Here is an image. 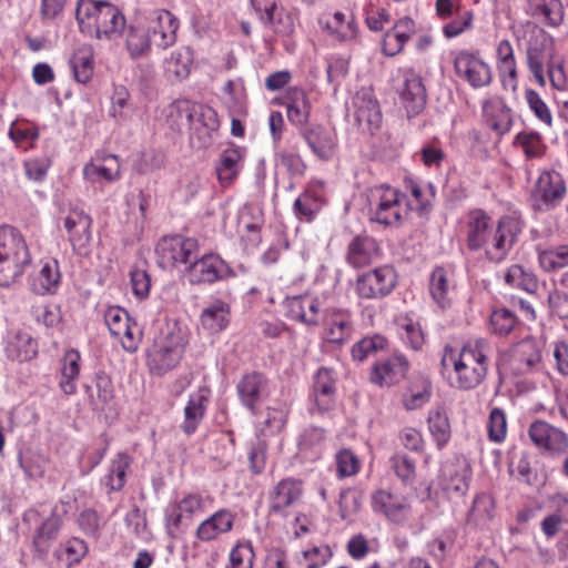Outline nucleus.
<instances>
[{
  "label": "nucleus",
  "instance_id": "nucleus-13",
  "mask_svg": "<svg viewBox=\"0 0 568 568\" xmlns=\"http://www.w3.org/2000/svg\"><path fill=\"white\" fill-rule=\"evenodd\" d=\"M150 34L153 43L161 49H166L176 41L179 20L168 10L156 9L149 16Z\"/></svg>",
  "mask_w": 568,
  "mask_h": 568
},
{
  "label": "nucleus",
  "instance_id": "nucleus-15",
  "mask_svg": "<svg viewBox=\"0 0 568 568\" xmlns=\"http://www.w3.org/2000/svg\"><path fill=\"white\" fill-rule=\"evenodd\" d=\"M311 151L322 161L333 158L336 149V134L322 124H313L300 131Z\"/></svg>",
  "mask_w": 568,
  "mask_h": 568
},
{
  "label": "nucleus",
  "instance_id": "nucleus-3",
  "mask_svg": "<svg viewBox=\"0 0 568 568\" xmlns=\"http://www.w3.org/2000/svg\"><path fill=\"white\" fill-rule=\"evenodd\" d=\"M185 338L181 329L174 325L166 334L156 339L148 352V366L152 374L163 375L175 368L182 359Z\"/></svg>",
  "mask_w": 568,
  "mask_h": 568
},
{
  "label": "nucleus",
  "instance_id": "nucleus-64",
  "mask_svg": "<svg viewBox=\"0 0 568 568\" xmlns=\"http://www.w3.org/2000/svg\"><path fill=\"white\" fill-rule=\"evenodd\" d=\"M82 531L89 536L98 537L100 530V517L93 509L83 510L78 518Z\"/></svg>",
  "mask_w": 568,
  "mask_h": 568
},
{
  "label": "nucleus",
  "instance_id": "nucleus-16",
  "mask_svg": "<svg viewBox=\"0 0 568 568\" xmlns=\"http://www.w3.org/2000/svg\"><path fill=\"white\" fill-rule=\"evenodd\" d=\"M409 367L403 355H393L376 362L372 368L371 382L379 386H392L400 382Z\"/></svg>",
  "mask_w": 568,
  "mask_h": 568
},
{
  "label": "nucleus",
  "instance_id": "nucleus-25",
  "mask_svg": "<svg viewBox=\"0 0 568 568\" xmlns=\"http://www.w3.org/2000/svg\"><path fill=\"white\" fill-rule=\"evenodd\" d=\"M209 395L210 390L205 387L200 388L190 395L187 404L184 408V422L181 426L186 435L193 434L204 417L206 404L209 402Z\"/></svg>",
  "mask_w": 568,
  "mask_h": 568
},
{
  "label": "nucleus",
  "instance_id": "nucleus-14",
  "mask_svg": "<svg viewBox=\"0 0 568 568\" xmlns=\"http://www.w3.org/2000/svg\"><path fill=\"white\" fill-rule=\"evenodd\" d=\"M376 207L371 209V220L386 226L398 225L402 221L399 193L389 186H381Z\"/></svg>",
  "mask_w": 568,
  "mask_h": 568
},
{
  "label": "nucleus",
  "instance_id": "nucleus-6",
  "mask_svg": "<svg viewBox=\"0 0 568 568\" xmlns=\"http://www.w3.org/2000/svg\"><path fill=\"white\" fill-rule=\"evenodd\" d=\"M396 282L397 275L393 267H376L356 278L355 292L363 300H379L390 294Z\"/></svg>",
  "mask_w": 568,
  "mask_h": 568
},
{
  "label": "nucleus",
  "instance_id": "nucleus-42",
  "mask_svg": "<svg viewBox=\"0 0 568 568\" xmlns=\"http://www.w3.org/2000/svg\"><path fill=\"white\" fill-rule=\"evenodd\" d=\"M322 207V197L306 191L294 202V213L300 220L312 221Z\"/></svg>",
  "mask_w": 568,
  "mask_h": 568
},
{
  "label": "nucleus",
  "instance_id": "nucleus-32",
  "mask_svg": "<svg viewBox=\"0 0 568 568\" xmlns=\"http://www.w3.org/2000/svg\"><path fill=\"white\" fill-rule=\"evenodd\" d=\"M302 494L301 484L294 479H283L274 488L271 509L281 513L290 507Z\"/></svg>",
  "mask_w": 568,
  "mask_h": 568
},
{
  "label": "nucleus",
  "instance_id": "nucleus-30",
  "mask_svg": "<svg viewBox=\"0 0 568 568\" xmlns=\"http://www.w3.org/2000/svg\"><path fill=\"white\" fill-rule=\"evenodd\" d=\"M61 526L62 519L57 515H52L38 528L33 538V546L40 558L47 556L52 542L58 538Z\"/></svg>",
  "mask_w": 568,
  "mask_h": 568
},
{
  "label": "nucleus",
  "instance_id": "nucleus-44",
  "mask_svg": "<svg viewBox=\"0 0 568 568\" xmlns=\"http://www.w3.org/2000/svg\"><path fill=\"white\" fill-rule=\"evenodd\" d=\"M291 312L306 325H317L320 322V304L312 298H296Z\"/></svg>",
  "mask_w": 568,
  "mask_h": 568
},
{
  "label": "nucleus",
  "instance_id": "nucleus-38",
  "mask_svg": "<svg viewBox=\"0 0 568 568\" xmlns=\"http://www.w3.org/2000/svg\"><path fill=\"white\" fill-rule=\"evenodd\" d=\"M74 79L79 83H88L93 74V51L91 47L79 48L70 59Z\"/></svg>",
  "mask_w": 568,
  "mask_h": 568
},
{
  "label": "nucleus",
  "instance_id": "nucleus-31",
  "mask_svg": "<svg viewBox=\"0 0 568 568\" xmlns=\"http://www.w3.org/2000/svg\"><path fill=\"white\" fill-rule=\"evenodd\" d=\"M230 306L221 300H215L201 313V324L210 333H219L229 324Z\"/></svg>",
  "mask_w": 568,
  "mask_h": 568
},
{
  "label": "nucleus",
  "instance_id": "nucleus-7",
  "mask_svg": "<svg viewBox=\"0 0 568 568\" xmlns=\"http://www.w3.org/2000/svg\"><path fill=\"white\" fill-rule=\"evenodd\" d=\"M242 405L252 414H256L258 405L270 396V381L260 372L244 374L236 385Z\"/></svg>",
  "mask_w": 568,
  "mask_h": 568
},
{
  "label": "nucleus",
  "instance_id": "nucleus-48",
  "mask_svg": "<svg viewBox=\"0 0 568 568\" xmlns=\"http://www.w3.org/2000/svg\"><path fill=\"white\" fill-rule=\"evenodd\" d=\"M392 468L396 476L405 484L412 485L416 477L415 462L406 454L396 453L390 458Z\"/></svg>",
  "mask_w": 568,
  "mask_h": 568
},
{
  "label": "nucleus",
  "instance_id": "nucleus-58",
  "mask_svg": "<svg viewBox=\"0 0 568 568\" xmlns=\"http://www.w3.org/2000/svg\"><path fill=\"white\" fill-rule=\"evenodd\" d=\"M506 283L523 288L527 292H532V276L525 273L524 268L515 264L510 266L505 275Z\"/></svg>",
  "mask_w": 568,
  "mask_h": 568
},
{
  "label": "nucleus",
  "instance_id": "nucleus-35",
  "mask_svg": "<svg viewBox=\"0 0 568 568\" xmlns=\"http://www.w3.org/2000/svg\"><path fill=\"white\" fill-rule=\"evenodd\" d=\"M324 29H326L338 41H348L356 37V26L354 19L346 20L345 14L335 12L320 20Z\"/></svg>",
  "mask_w": 568,
  "mask_h": 568
},
{
  "label": "nucleus",
  "instance_id": "nucleus-61",
  "mask_svg": "<svg viewBox=\"0 0 568 568\" xmlns=\"http://www.w3.org/2000/svg\"><path fill=\"white\" fill-rule=\"evenodd\" d=\"M409 39L404 33L390 29L385 33L383 40V52L388 57L398 54Z\"/></svg>",
  "mask_w": 568,
  "mask_h": 568
},
{
  "label": "nucleus",
  "instance_id": "nucleus-40",
  "mask_svg": "<svg viewBox=\"0 0 568 568\" xmlns=\"http://www.w3.org/2000/svg\"><path fill=\"white\" fill-rule=\"evenodd\" d=\"M427 422L429 432L437 447L442 449L450 438V425L445 409L443 407H436L430 410Z\"/></svg>",
  "mask_w": 568,
  "mask_h": 568
},
{
  "label": "nucleus",
  "instance_id": "nucleus-20",
  "mask_svg": "<svg viewBox=\"0 0 568 568\" xmlns=\"http://www.w3.org/2000/svg\"><path fill=\"white\" fill-rule=\"evenodd\" d=\"M535 445L550 455H559L568 448V436L547 423L535 422Z\"/></svg>",
  "mask_w": 568,
  "mask_h": 568
},
{
  "label": "nucleus",
  "instance_id": "nucleus-46",
  "mask_svg": "<svg viewBox=\"0 0 568 568\" xmlns=\"http://www.w3.org/2000/svg\"><path fill=\"white\" fill-rule=\"evenodd\" d=\"M386 339L381 335L364 337L352 347V357L354 361L363 362L372 354L386 347Z\"/></svg>",
  "mask_w": 568,
  "mask_h": 568
},
{
  "label": "nucleus",
  "instance_id": "nucleus-2",
  "mask_svg": "<svg viewBox=\"0 0 568 568\" xmlns=\"http://www.w3.org/2000/svg\"><path fill=\"white\" fill-rule=\"evenodd\" d=\"M31 262L21 233L10 225L0 226V286L12 284Z\"/></svg>",
  "mask_w": 568,
  "mask_h": 568
},
{
  "label": "nucleus",
  "instance_id": "nucleus-9",
  "mask_svg": "<svg viewBox=\"0 0 568 568\" xmlns=\"http://www.w3.org/2000/svg\"><path fill=\"white\" fill-rule=\"evenodd\" d=\"M91 225V216L78 207L71 209L64 217V229L69 234V242L78 255L88 254Z\"/></svg>",
  "mask_w": 568,
  "mask_h": 568
},
{
  "label": "nucleus",
  "instance_id": "nucleus-23",
  "mask_svg": "<svg viewBox=\"0 0 568 568\" xmlns=\"http://www.w3.org/2000/svg\"><path fill=\"white\" fill-rule=\"evenodd\" d=\"M176 106L180 111L186 113V119L191 125L201 124L206 130L207 135L219 129L217 113L211 106L192 103L187 100L178 101Z\"/></svg>",
  "mask_w": 568,
  "mask_h": 568
},
{
  "label": "nucleus",
  "instance_id": "nucleus-4",
  "mask_svg": "<svg viewBox=\"0 0 568 568\" xmlns=\"http://www.w3.org/2000/svg\"><path fill=\"white\" fill-rule=\"evenodd\" d=\"M483 343L477 342L475 346L465 345L458 352L456 374L458 387L471 389L478 386L487 374V357L484 354Z\"/></svg>",
  "mask_w": 568,
  "mask_h": 568
},
{
  "label": "nucleus",
  "instance_id": "nucleus-41",
  "mask_svg": "<svg viewBox=\"0 0 568 568\" xmlns=\"http://www.w3.org/2000/svg\"><path fill=\"white\" fill-rule=\"evenodd\" d=\"M445 481L443 485L447 494H455L463 496L468 490V479L470 477V469L467 465H460L456 468L446 469L444 471Z\"/></svg>",
  "mask_w": 568,
  "mask_h": 568
},
{
  "label": "nucleus",
  "instance_id": "nucleus-56",
  "mask_svg": "<svg viewBox=\"0 0 568 568\" xmlns=\"http://www.w3.org/2000/svg\"><path fill=\"white\" fill-rule=\"evenodd\" d=\"M506 283L523 288L527 292H532V276L525 273L524 268L515 264L510 266L505 275Z\"/></svg>",
  "mask_w": 568,
  "mask_h": 568
},
{
  "label": "nucleus",
  "instance_id": "nucleus-5",
  "mask_svg": "<svg viewBox=\"0 0 568 568\" xmlns=\"http://www.w3.org/2000/svg\"><path fill=\"white\" fill-rule=\"evenodd\" d=\"M158 263L162 268L179 264L190 265L199 254L197 241L193 237L172 235L162 237L155 248Z\"/></svg>",
  "mask_w": 568,
  "mask_h": 568
},
{
  "label": "nucleus",
  "instance_id": "nucleus-34",
  "mask_svg": "<svg viewBox=\"0 0 568 568\" xmlns=\"http://www.w3.org/2000/svg\"><path fill=\"white\" fill-rule=\"evenodd\" d=\"M130 465L131 458L124 453H119L112 459L108 474L103 478L108 493L122 490L126 481V471Z\"/></svg>",
  "mask_w": 568,
  "mask_h": 568
},
{
  "label": "nucleus",
  "instance_id": "nucleus-12",
  "mask_svg": "<svg viewBox=\"0 0 568 568\" xmlns=\"http://www.w3.org/2000/svg\"><path fill=\"white\" fill-rule=\"evenodd\" d=\"M354 118L362 131L373 132L382 124V111L373 92L366 89L358 91L354 98Z\"/></svg>",
  "mask_w": 568,
  "mask_h": 568
},
{
  "label": "nucleus",
  "instance_id": "nucleus-11",
  "mask_svg": "<svg viewBox=\"0 0 568 568\" xmlns=\"http://www.w3.org/2000/svg\"><path fill=\"white\" fill-rule=\"evenodd\" d=\"M186 271L192 284H212L224 278L230 273V267L220 256L209 254L193 258Z\"/></svg>",
  "mask_w": 568,
  "mask_h": 568
},
{
  "label": "nucleus",
  "instance_id": "nucleus-39",
  "mask_svg": "<svg viewBox=\"0 0 568 568\" xmlns=\"http://www.w3.org/2000/svg\"><path fill=\"white\" fill-rule=\"evenodd\" d=\"M60 283L58 262L45 263L39 274L33 278L32 287L38 294H53Z\"/></svg>",
  "mask_w": 568,
  "mask_h": 568
},
{
  "label": "nucleus",
  "instance_id": "nucleus-59",
  "mask_svg": "<svg viewBox=\"0 0 568 568\" xmlns=\"http://www.w3.org/2000/svg\"><path fill=\"white\" fill-rule=\"evenodd\" d=\"M104 322L112 335L119 334V331L130 322L129 314L120 307H110L104 314Z\"/></svg>",
  "mask_w": 568,
  "mask_h": 568
},
{
  "label": "nucleus",
  "instance_id": "nucleus-10",
  "mask_svg": "<svg viewBox=\"0 0 568 568\" xmlns=\"http://www.w3.org/2000/svg\"><path fill=\"white\" fill-rule=\"evenodd\" d=\"M454 68L456 74L473 88L486 87L491 82L488 64L468 51H462L456 55Z\"/></svg>",
  "mask_w": 568,
  "mask_h": 568
},
{
  "label": "nucleus",
  "instance_id": "nucleus-19",
  "mask_svg": "<svg viewBox=\"0 0 568 568\" xmlns=\"http://www.w3.org/2000/svg\"><path fill=\"white\" fill-rule=\"evenodd\" d=\"M379 255V247L375 239L368 235L355 236L347 246L346 261L353 267H364L375 261Z\"/></svg>",
  "mask_w": 568,
  "mask_h": 568
},
{
  "label": "nucleus",
  "instance_id": "nucleus-55",
  "mask_svg": "<svg viewBox=\"0 0 568 568\" xmlns=\"http://www.w3.org/2000/svg\"><path fill=\"white\" fill-rule=\"evenodd\" d=\"M490 324L495 333L507 334L515 325V316L508 310H496L490 315Z\"/></svg>",
  "mask_w": 568,
  "mask_h": 568
},
{
  "label": "nucleus",
  "instance_id": "nucleus-47",
  "mask_svg": "<svg viewBox=\"0 0 568 568\" xmlns=\"http://www.w3.org/2000/svg\"><path fill=\"white\" fill-rule=\"evenodd\" d=\"M192 54L189 48H182L171 54L166 61V70L173 73L179 80L185 79L191 71Z\"/></svg>",
  "mask_w": 568,
  "mask_h": 568
},
{
  "label": "nucleus",
  "instance_id": "nucleus-53",
  "mask_svg": "<svg viewBox=\"0 0 568 568\" xmlns=\"http://www.w3.org/2000/svg\"><path fill=\"white\" fill-rule=\"evenodd\" d=\"M287 118L288 121L298 126L300 131L304 128H308L306 124L308 122L310 113H311V104L310 102L297 101V104H286Z\"/></svg>",
  "mask_w": 568,
  "mask_h": 568
},
{
  "label": "nucleus",
  "instance_id": "nucleus-37",
  "mask_svg": "<svg viewBox=\"0 0 568 568\" xmlns=\"http://www.w3.org/2000/svg\"><path fill=\"white\" fill-rule=\"evenodd\" d=\"M153 39L150 30L142 27H129L126 32L125 44L126 49L133 59L145 57L150 50Z\"/></svg>",
  "mask_w": 568,
  "mask_h": 568
},
{
  "label": "nucleus",
  "instance_id": "nucleus-29",
  "mask_svg": "<svg viewBox=\"0 0 568 568\" xmlns=\"http://www.w3.org/2000/svg\"><path fill=\"white\" fill-rule=\"evenodd\" d=\"M6 354L12 361L28 362L38 354V344L30 334L18 332L8 341Z\"/></svg>",
  "mask_w": 568,
  "mask_h": 568
},
{
  "label": "nucleus",
  "instance_id": "nucleus-52",
  "mask_svg": "<svg viewBox=\"0 0 568 568\" xmlns=\"http://www.w3.org/2000/svg\"><path fill=\"white\" fill-rule=\"evenodd\" d=\"M497 58L499 60V70L501 73H508L513 80L516 77V67L514 61L513 47L507 40L499 42L497 47Z\"/></svg>",
  "mask_w": 568,
  "mask_h": 568
},
{
  "label": "nucleus",
  "instance_id": "nucleus-50",
  "mask_svg": "<svg viewBox=\"0 0 568 568\" xmlns=\"http://www.w3.org/2000/svg\"><path fill=\"white\" fill-rule=\"evenodd\" d=\"M251 3L264 24L275 27L281 20L282 9L277 7V0H251Z\"/></svg>",
  "mask_w": 568,
  "mask_h": 568
},
{
  "label": "nucleus",
  "instance_id": "nucleus-60",
  "mask_svg": "<svg viewBox=\"0 0 568 568\" xmlns=\"http://www.w3.org/2000/svg\"><path fill=\"white\" fill-rule=\"evenodd\" d=\"M87 552L88 546L85 541L79 538L68 540L63 548L65 561L69 566L79 564Z\"/></svg>",
  "mask_w": 568,
  "mask_h": 568
},
{
  "label": "nucleus",
  "instance_id": "nucleus-22",
  "mask_svg": "<svg viewBox=\"0 0 568 568\" xmlns=\"http://www.w3.org/2000/svg\"><path fill=\"white\" fill-rule=\"evenodd\" d=\"M491 217L483 210L468 213L466 244L470 251L480 250L487 242Z\"/></svg>",
  "mask_w": 568,
  "mask_h": 568
},
{
  "label": "nucleus",
  "instance_id": "nucleus-28",
  "mask_svg": "<svg viewBox=\"0 0 568 568\" xmlns=\"http://www.w3.org/2000/svg\"><path fill=\"white\" fill-rule=\"evenodd\" d=\"M373 508L375 511L383 513L390 520L400 523L405 517L407 503L405 498L381 489L373 496Z\"/></svg>",
  "mask_w": 568,
  "mask_h": 568
},
{
  "label": "nucleus",
  "instance_id": "nucleus-18",
  "mask_svg": "<svg viewBox=\"0 0 568 568\" xmlns=\"http://www.w3.org/2000/svg\"><path fill=\"white\" fill-rule=\"evenodd\" d=\"M235 515L226 508H222L203 520L196 528L195 535L201 541H212L220 535L232 530Z\"/></svg>",
  "mask_w": 568,
  "mask_h": 568
},
{
  "label": "nucleus",
  "instance_id": "nucleus-8",
  "mask_svg": "<svg viewBox=\"0 0 568 568\" xmlns=\"http://www.w3.org/2000/svg\"><path fill=\"white\" fill-rule=\"evenodd\" d=\"M566 194L562 176L556 171L542 172L535 184V210L549 211L555 209Z\"/></svg>",
  "mask_w": 568,
  "mask_h": 568
},
{
  "label": "nucleus",
  "instance_id": "nucleus-27",
  "mask_svg": "<svg viewBox=\"0 0 568 568\" xmlns=\"http://www.w3.org/2000/svg\"><path fill=\"white\" fill-rule=\"evenodd\" d=\"M315 403L321 412L328 410L334 403L335 377L334 372L327 367H321L314 382Z\"/></svg>",
  "mask_w": 568,
  "mask_h": 568
},
{
  "label": "nucleus",
  "instance_id": "nucleus-24",
  "mask_svg": "<svg viewBox=\"0 0 568 568\" xmlns=\"http://www.w3.org/2000/svg\"><path fill=\"white\" fill-rule=\"evenodd\" d=\"M243 158L244 152L239 146H231L222 151L215 170L223 186L230 185L236 179L242 168Z\"/></svg>",
  "mask_w": 568,
  "mask_h": 568
},
{
  "label": "nucleus",
  "instance_id": "nucleus-62",
  "mask_svg": "<svg viewBox=\"0 0 568 568\" xmlns=\"http://www.w3.org/2000/svg\"><path fill=\"white\" fill-rule=\"evenodd\" d=\"M336 463L337 471L342 477L354 475L358 470V460L348 449H343L337 454Z\"/></svg>",
  "mask_w": 568,
  "mask_h": 568
},
{
  "label": "nucleus",
  "instance_id": "nucleus-45",
  "mask_svg": "<svg viewBox=\"0 0 568 568\" xmlns=\"http://www.w3.org/2000/svg\"><path fill=\"white\" fill-rule=\"evenodd\" d=\"M255 552L251 541H239L230 552V564L225 568H253Z\"/></svg>",
  "mask_w": 568,
  "mask_h": 568
},
{
  "label": "nucleus",
  "instance_id": "nucleus-17",
  "mask_svg": "<svg viewBox=\"0 0 568 568\" xmlns=\"http://www.w3.org/2000/svg\"><path fill=\"white\" fill-rule=\"evenodd\" d=\"M409 116L419 114L426 105V89L422 78L413 72L406 73L403 87L398 90Z\"/></svg>",
  "mask_w": 568,
  "mask_h": 568
},
{
  "label": "nucleus",
  "instance_id": "nucleus-49",
  "mask_svg": "<svg viewBox=\"0 0 568 568\" xmlns=\"http://www.w3.org/2000/svg\"><path fill=\"white\" fill-rule=\"evenodd\" d=\"M429 291L434 301L444 307L448 293V280L446 271L443 267H436L430 275Z\"/></svg>",
  "mask_w": 568,
  "mask_h": 568
},
{
  "label": "nucleus",
  "instance_id": "nucleus-54",
  "mask_svg": "<svg viewBox=\"0 0 568 568\" xmlns=\"http://www.w3.org/2000/svg\"><path fill=\"white\" fill-rule=\"evenodd\" d=\"M265 465L266 444L263 440H257L248 452V467L252 474L258 475L265 469Z\"/></svg>",
  "mask_w": 568,
  "mask_h": 568
},
{
  "label": "nucleus",
  "instance_id": "nucleus-26",
  "mask_svg": "<svg viewBox=\"0 0 568 568\" xmlns=\"http://www.w3.org/2000/svg\"><path fill=\"white\" fill-rule=\"evenodd\" d=\"M483 113L487 125L501 135L510 129V110L499 98L486 100L483 104Z\"/></svg>",
  "mask_w": 568,
  "mask_h": 568
},
{
  "label": "nucleus",
  "instance_id": "nucleus-36",
  "mask_svg": "<svg viewBox=\"0 0 568 568\" xmlns=\"http://www.w3.org/2000/svg\"><path fill=\"white\" fill-rule=\"evenodd\" d=\"M80 353L75 349H70L64 354L60 387L65 395H72L77 390L75 379L80 372Z\"/></svg>",
  "mask_w": 568,
  "mask_h": 568
},
{
  "label": "nucleus",
  "instance_id": "nucleus-33",
  "mask_svg": "<svg viewBox=\"0 0 568 568\" xmlns=\"http://www.w3.org/2000/svg\"><path fill=\"white\" fill-rule=\"evenodd\" d=\"M555 510L548 514L540 523L541 531L547 536H555L564 523H568V499L561 495L551 498Z\"/></svg>",
  "mask_w": 568,
  "mask_h": 568
},
{
  "label": "nucleus",
  "instance_id": "nucleus-51",
  "mask_svg": "<svg viewBox=\"0 0 568 568\" xmlns=\"http://www.w3.org/2000/svg\"><path fill=\"white\" fill-rule=\"evenodd\" d=\"M487 428L490 440L500 443L505 439L507 422L503 409L496 407L490 410Z\"/></svg>",
  "mask_w": 568,
  "mask_h": 568
},
{
  "label": "nucleus",
  "instance_id": "nucleus-1",
  "mask_svg": "<svg viewBox=\"0 0 568 568\" xmlns=\"http://www.w3.org/2000/svg\"><path fill=\"white\" fill-rule=\"evenodd\" d=\"M75 20L82 33L97 39H111L125 27V18L120 9L102 0H79Z\"/></svg>",
  "mask_w": 568,
  "mask_h": 568
},
{
  "label": "nucleus",
  "instance_id": "nucleus-43",
  "mask_svg": "<svg viewBox=\"0 0 568 568\" xmlns=\"http://www.w3.org/2000/svg\"><path fill=\"white\" fill-rule=\"evenodd\" d=\"M352 332L349 315L334 314L327 331V339L329 343L342 344L351 337Z\"/></svg>",
  "mask_w": 568,
  "mask_h": 568
},
{
  "label": "nucleus",
  "instance_id": "nucleus-63",
  "mask_svg": "<svg viewBox=\"0 0 568 568\" xmlns=\"http://www.w3.org/2000/svg\"><path fill=\"white\" fill-rule=\"evenodd\" d=\"M281 165L286 168L291 174L302 175L306 169V165L300 154L283 150L277 153Z\"/></svg>",
  "mask_w": 568,
  "mask_h": 568
},
{
  "label": "nucleus",
  "instance_id": "nucleus-21",
  "mask_svg": "<svg viewBox=\"0 0 568 568\" xmlns=\"http://www.w3.org/2000/svg\"><path fill=\"white\" fill-rule=\"evenodd\" d=\"M206 500H212L210 496L203 497L200 494H187L180 501L168 507L165 511L166 525L178 529L181 525L183 515L192 516L195 513L204 511Z\"/></svg>",
  "mask_w": 568,
  "mask_h": 568
},
{
  "label": "nucleus",
  "instance_id": "nucleus-57",
  "mask_svg": "<svg viewBox=\"0 0 568 568\" xmlns=\"http://www.w3.org/2000/svg\"><path fill=\"white\" fill-rule=\"evenodd\" d=\"M506 283L523 288L527 292H532V276L525 273L524 268L515 264L510 266L505 275Z\"/></svg>",
  "mask_w": 568,
  "mask_h": 568
}]
</instances>
